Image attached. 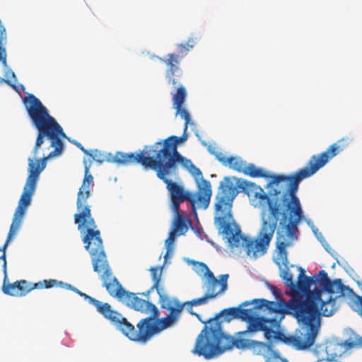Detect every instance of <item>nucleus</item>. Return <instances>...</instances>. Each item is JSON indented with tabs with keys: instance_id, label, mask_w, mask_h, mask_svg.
Returning a JSON list of instances; mask_svg holds the SVG:
<instances>
[{
	"instance_id": "a211bd4d",
	"label": "nucleus",
	"mask_w": 362,
	"mask_h": 362,
	"mask_svg": "<svg viewBox=\"0 0 362 362\" xmlns=\"http://www.w3.org/2000/svg\"><path fill=\"white\" fill-rule=\"evenodd\" d=\"M228 274H222L220 279L218 280L212 273H209V276L205 278L204 286L206 288L207 296H213L215 298L217 296L223 293L227 289Z\"/></svg>"
},
{
	"instance_id": "393cba45",
	"label": "nucleus",
	"mask_w": 362,
	"mask_h": 362,
	"mask_svg": "<svg viewBox=\"0 0 362 362\" xmlns=\"http://www.w3.org/2000/svg\"><path fill=\"white\" fill-rule=\"evenodd\" d=\"M150 272H151L152 280L153 281V284L151 286V288L148 292L153 291V289L156 290L158 294V291H166L165 290V288L160 286V285H159L160 279H161V275H162V267H151L150 269Z\"/></svg>"
},
{
	"instance_id": "6ab92c4d",
	"label": "nucleus",
	"mask_w": 362,
	"mask_h": 362,
	"mask_svg": "<svg viewBox=\"0 0 362 362\" xmlns=\"http://www.w3.org/2000/svg\"><path fill=\"white\" fill-rule=\"evenodd\" d=\"M322 294L326 296L336 297V299L353 293V290L344 285L340 279L330 281L325 290H321Z\"/></svg>"
},
{
	"instance_id": "2f4dec72",
	"label": "nucleus",
	"mask_w": 362,
	"mask_h": 362,
	"mask_svg": "<svg viewBox=\"0 0 362 362\" xmlns=\"http://www.w3.org/2000/svg\"><path fill=\"white\" fill-rule=\"evenodd\" d=\"M358 344H362V342H356L354 341H345L343 342L342 345L346 349H349L354 347L357 346Z\"/></svg>"
},
{
	"instance_id": "a19ab883",
	"label": "nucleus",
	"mask_w": 362,
	"mask_h": 362,
	"mask_svg": "<svg viewBox=\"0 0 362 362\" xmlns=\"http://www.w3.org/2000/svg\"><path fill=\"white\" fill-rule=\"evenodd\" d=\"M323 245L325 247V250H328V246H329L328 244H326V245Z\"/></svg>"
},
{
	"instance_id": "dca6fc26",
	"label": "nucleus",
	"mask_w": 362,
	"mask_h": 362,
	"mask_svg": "<svg viewBox=\"0 0 362 362\" xmlns=\"http://www.w3.org/2000/svg\"><path fill=\"white\" fill-rule=\"evenodd\" d=\"M173 88H177V91L175 93L173 94V107L176 110V115H180V117L185 120V134L188 128V126L193 124V123L191 122V117L189 112L182 107V104L186 99L187 92L185 87L181 85L180 82L176 88L174 86Z\"/></svg>"
},
{
	"instance_id": "c85d7f7f",
	"label": "nucleus",
	"mask_w": 362,
	"mask_h": 362,
	"mask_svg": "<svg viewBox=\"0 0 362 362\" xmlns=\"http://www.w3.org/2000/svg\"><path fill=\"white\" fill-rule=\"evenodd\" d=\"M193 269L198 275H203L204 278L209 276V273H212L207 265L204 262H194Z\"/></svg>"
},
{
	"instance_id": "9b49d317",
	"label": "nucleus",
	"mask_w": 362,
	"mask_h": 362,
	"mask_svg": "<svg viewBox=\"0 0 362 362\" xmlns=\"http://www.w3.org/2000/svg\"><path fill=\"white\" fill-rule=\"evenodd\" d=\"M60 286L68 289L72 288L70 284H64L55 279L43 280L35 284H30L25 280L16 281L13 284L4 282L3 292L11 296L21 297L25 296L33 289L50 288Z\"/></svg>"
},
{
	"instance_id": "473e14b6",
	"label": "nucleus",
	"mask_w": 362,
	"mask_h": 362,
	"mask_svg": "<svg viewBox=\"0 0 362 362\" xmlns=\"http://www.w3.org/2000/svg\"><path fill=\"white\" fill-rule=\"evenodd\" d=\"M5 75H6V80H8L11 82V83L13 85L11 86L15 88L16 87H15L14 84H13L12 81L9 79V78L11 77V78H13V82H16L17 81L16 76L14 72L13 71H11V69H9V70L6 71Z\"/></svg>"
},
{
	"instance_id": "6e6552de",
	"label": "nucleus",
	"mask_w": 362,
	"mask_h": 362,
	"mask_svg": "<svg viewBox=\"0 0 362 362\" xmlns=\"http://www.w3.org/2000/svg\"><path fill=\"white\" fill-rule=\"evenodd\" d=\"M157 317H153V314H151L148 317L141 319L136 325L138 329H136L134 326L122 316L118 330L130 340L146 343L153 334L174 325L178 321L168 315L154 321Z\"/></svg>"
},
{
	"instance_id": "f704fd0d",
	"label": "nucleus",
	"mask_w": 362,
	"mask_h": 362,
	"mask_svg": "<svg viewBox=\"0 0 362 362\" xmlns=\"http://www.w3.org/2000/svg\"><path fill=\"white\" fill-rule=\"evenodd\" d=\"M73 144L76 145L80 150H81L85 154H88V151L82 146V144L76 141H74Z\"/></svg>"
},
{
	"instance_id": "7ed1b4c3",
	"label": "nucleus",
	"mask_w": 362,
	"mask_h": 362,
	"mask_svg": "<svg viewBox=\"0 0 362 362\" xmlns=\"http://www.w3.org/2000/svg\"><path fill=\"white\" fill-rule=\"evenodd\" d=\"M23 103L33 125L38 130L36 142L33 150V155L37 156L45 137L50 141V146L54 148V151L47 156H45L42 159H37L35 161L32 158L28 159V176L13 214L7 235L6 244L13 240L22 225L27 208L31 204L32 197L35 193L40 174L46 167L47 160L62 154L64 150L62 139L66 137L60 124L49 115L47 109L34 95L29 94L25 97Z\"/></svg>"
},
{
	"instance_id": "ea45409f",
	"label": "nucleus",
	"mask_w": 362,
	"mask_h": 362,
	"mask_svg": "<svg viewBox=\"0 0 362 362\" xmlns=\"http://www.w3.org/2000/svg\"><path fill=\"white\" fill-rule=\"evenodd\" d=\"M73 290H74V291H76L77 293H78L81 296V294H83V292H81V291H78V289H76V288H73Z\"/></svg>"
},
{
	"instance_id": "c9c22d12",
	"label": "nucleus",
	"mask_w": 362,
	"mask_h": 362,
	"mask_svg": "<svg viewBox=\"0 0 362 362\" xmlns=\"http://www.w3.org/2000/svg\"><path fill=\"white\" fill-rule=\"evenodd\" d=\"M216 147L212 145H209L207 148L208 151L210 152V153L214 155L216 157V155L218 153H221V152H217L216 150Z\"/></svg>"
},
{
	"instance_id": "f3484780",
	"label": "nucleus",
	"mask_w": 362,
	"mask_h": 362,
	"mask_svg": "<svg viewBox=\"0 0 362 362\" xmlns=\"http://www.w3.org/2000/svg\"><path fill=\"white\" fill-rule=\"evenodd\" d=\"M158 296L160 308L169 311L168 315L179 320L185 303H182L176 298L168 296L166 291H158Z\"/></svg>"
},
{
	"instance_id": "39448f33",
	"label": "nucleus",
	"mask_w": 362,
	"mask_h": 362,
	"mask_svg": "<svg viewBox=\"0 0 362 362\" xmlns=\"http://www.w3.org/2000/svg\"><path fill=\"white\" fill-rule=\"evenodd\" d=\"M321 293V290L315 288L314 293L293 296L288 302L282 298L279 302L257 298L254 299L252 303L255 309L280 315L278 320L281 321L287 314L295 317L298 325L320 326L319 300Z\"/></svg>"
},
{
	"instance_id": "1a4fd4ad",
	"label": "nucleus",
	"mask_w": 362,
	"mask_h": 362,
	"mask_svg": "<svg viewBox=\"0 0 362 362\" xmlns=\"http://www.w3.org/2000/svg\"><path fill=\"white\" fill-rule=\"evenodd\" d=\"M272 342L281 341L292 346L298 350H305L312 346L318 334L320 326L299 325L294 335L286 336L280 330V320L275 318L272 322Z\"/></svg>"
},
{
	"instance_id": "f257e3e1",
	"label": "nucleus",
	"mask_w": 362,
	"mask_h": 362,
	"mask_svg": "<svg viewBox=\"0 0 362 362\" xmlns=\"http://www.w3.org/2000/svg\"><path fill=\"white\" fill-rule=\"evenodd\" d=\"M352 139L343 137L327 149L311 156L307 165L291 175H270L253 163L245 164L243 173L252 177L271 178L269 184L286 183L284 192L274 189L267 194L254 182L226 177L216 195L215 223L231 247L240 245L247 255L257 258L264 255L274 237L280 216L287 236L298 238V225L304 215L296 196L299 183L311 177L329 160L347 148Z\"/></svg>"
},
{
	"instance_id": "423d86ee",
	"label": "nucleus",
	"mask_w": 362,
	"mask_h": 362,
	"mask_svg": "<svg viewBox=\"0 0 362 362\" xmlns=\"http://www.w3.org/2000/svg\"><path fill=\"white\" fill-rule=\"evenodd\" d=\"M144 168L151 169L156 173L157 177L166 184L172 202L173 212L179 211L180 204L187 201L190 203L193 211L196 208L206 209L210 203L212 194L211 185L209 181L203 180L197 192L185 191L184 187L173 182L171 178L178 177V167L170 168L163 165H142Z\"/></svg>"
},
{
	"instance_id": "4be33fe9",
	"label": "nucleus",
	"mask_w": 362,
	"mask_h": 362,
	"mask_svg": "<svg viewBox=\"0 0 362 362\" xmlns=\"http://www.w3.org/2000/svg\"><path fill=\"white\" fill-rule=\"evenodd\" d=\"M324 295L320 294V300H319V305H320V312L324 316H331L336 310V297L326 296L323 298Z\"/></svg>"
},
{
	"instance_id": "c756f323",
	"label": "nucleus",
	"mask_w": 362,
	"mask_h": 362,
	"mask_svg": "<svg viewBox=\"0 0 362 362\" xmlns=\"http://www.w3.org/2000/svg\"><path fill=\"white\" fill-rule=\"evenodd\" d=\"M176 235H177V233L171 229L169 233L168 238L165 240V247L167 248V252L165 255V258H167L168 253L173 249V245L175 242Z\"/></svg>"
},
{
	"instance_id": "a878e982",
	"label": "nucleus",
	"mask_w": 362,
	"mask_h": 362,
	"mask_svg": "<svg viewBox=\"0 0 362 362\" xmlns=\"http://www.w3.org/2000/svg\"><path fill=\"white\" fill-rule=\"evenodd\" d=\"M181 165L183 168L187 169L194 177L198 178L202 176V171L197 168L191 161V160L184 158L178 160V165Z\"/></svg>"
},
{
	"instance_id": "ddd939ff",
	"label": "nucleus",
	"mask_w": 362,
	"mask_h": 362,
	"mask_svg": "<svg viewBox=\"0 0 362 362\" xmlns=\"http://www.w3.org/2000/svg\"><path fill=\"white\" fill-rule=\"evenodd\" d=\"M291 245L290 243L284 241H278L276 243L277 255L275 259L276 264L281 269L280 276L285 282L287 287H290L291 291H296V284L293 281V275L288 269V252L286 247Z\"/></svg>"
},
{
	"instance_id": "9d476101",
	"label": "nucleus",
	"mask_w": 362,
	"mask_h": 362,
	"mask_svg": "<svg viewBox=\"0 0 362 362\" xmlns=\"http://www.w3.org/2000/svg\"><path fill=\"white\" fill-rule=\"evenodd\" d=\"M108 293L122 302L128 307L141 313L153 314V317L159 316L158 308L148 300L138 297L135 293L126 291L118 280L112 276L103 283Z\"/></svg>"
},
{
	"instance_id": "f03ea898",
	"label": "nucleus",
	"mask_w": 362,
	"mask_h": 362,
	"mask_svg": "<svg viewBox=\"0 0 362 362\" xmlns=\"http://www.w3.org/2000/svg\"><path fill=\"white\" fill-rule=\"evenodd\" d=\"M254 304L245 301L240 307ZM257 309L228 308L223 309L214 317L208 320L209 325L198 335L193 353L206 359L218 356L233 347L238 349H251L259 354L267 344L262 341L251 340V334L263 332L269 343L272 342V322L275 318L259 316Z\"/></svg>"
},
{
	"instance_id": "e433bc0d",
	"label": "nucleus",
	"mask_w": 362,
	"mask_h": 362,
	"mask_svg": "<svg viewBox=\"0 0 362 362\" xmlns=\"http://www.w3.org/2000/svg\"><path fill=\"white\" fill-rule=\"evenodd\" d=\"M355 303L357 305H359L361 306V315L362 316V296H357L356 298Z\"/></svg>"
},
{
	"instance_id": "b1692460",
	"label": "nucleus",
	"mask_w": 362,
	"mask_h": 362,
	"mask_svg": "<svg viewBox=\"0 0 362 362\" xmlns=\"http://www.w3.org/2000/svg\"><path fill=\"white\" fill-rule=\"evenodd\" d=\"M213 299V296H207L204 294L203 296L197 298H194L192 300L186 301L185 303V309L186 310L192 315H195L202 323L206 324V325H209L208 321H202L201 320L200 315L193 311V306H197L206 304L209 300Z\"/></svg>"
},
{
	"instance_id": "4c0bfd02",
	"label": "nucleus",
	"mask_w": 362,
	"mask_h": 362,
	"mask_svg": "<svg viewBox=\"0 0 362 362\" xmlns=\"http://www.w3.org/2000/svg\"><path fill=\"white\" fill-rule=\"evenodd\" d=\"M6 83L10 86H13L8 80L0 77V83Z\"/></svg>"
},
{
	"instance_id": "0eeeda50",
	"label": "nucleus",
	"mask_w": 362,
	"mask_h": 362,
	"mask_svg": "<svg viewBox=\"0 0 362 362\" xmlns=\"http://www.w3.org/2000/svg\"><path fill=\"white\" fill-rule=\"evenodd\" d=\"M187 137L170 136L164 140L146 145L141 151L142 165L178 167V160L185 158L178 151L177 146Z\"/></svg>"
},
{
	"instance_id": "2eb2a0df",
	"label": "nucleus",
	"mask_w": 362,
	"mask_h": 362,
	"mask_svg": "<svg viewBox=\"0 0 362 362\" xmlns=\"http://www.w3.org/2000/svg\"><path fill=\"white\" fill-rule=\"evenodd\" d=\"M81 296L94 305L97 311L105 318L110 320L118 329L122 317V315L119 313L112 310L111 305L107 303H102L84 293L81 294Z\"/></svg>"
},
{
	"instance_id": "aec40b11",
	"label": "nucleus",
	"mask_w": 362,
	"mask_h": 362,
	"mask_svg": "<svg viewBox=\"0 0 362 362\" xmlns=\"http://www.w3.org/2000/svg\"><path fill=\"white\" fill-rule=\"evenodd\" d=\"M216 159L224 165H228L230 168L239 173H243L246 162L240 157L230 156L226 157L223 153L216 155Z\"/></svg>"
},
{
	"instance_id": "58836bf2",
	"label": "nucleus",
	"mask_w": 362,
	"mask_h": 362,
	"mask_svg": "<svg viewBox=\"0 0 362 362\" xmlns=\"http://www.w3.org/2000/svg\"><path fill=\"white\" fill-rule=\"evenodd\" d=\"M272 290H273V293H274V295H277V289H276V287H274V286H273V287H272Z\"/></svg>"
},
{
	"instance_id": "5701e85b",
	"label": "nucleus",
	"mask_w": 362,
	"mask_h": 362,
	"mask_svg": "<svg viewBox=\"0 0 362 362\" xmlns=\"http://www.w3.org/2000/svg\"><path fill=\"white\" fill-rule=\"evenodd\" d=\"M300 273L298 276L296 288L298 287V289L303 293V296H305L308 293H314V290L311 291L310 287L312 286V285L316 284V280H315V277H308L305 276L304 270L302 268H300Z\"/></svg>"
},
{
	"instance_id": "72a5a7b5",
	"label": "nucleus",
	"mask_w": 362,
	"mask_h": 362,
	"mask_svg": "<svg viewBox=\"0 0 362 362\" xmlns=\"http://www.w3.org/2000/svg\"><path fill=\"white\" fill-rule=\"evenodd\" d=\"M186 45V48H189V51L194 47L196 44V41L194 38H189L187 43H183Z\"/></svg>"
},
{
	"instance_id": "20e7f679",
	"label": "nucleus",
	"mask_w": 362,
	"mask_h": 362,
	"mask_svg": "<svg viewBox=\"0 0 362 362\" xmlns=\"http://www.w3.org/2000/svg\"><path fill=\"white\" fill-rule=\"evenodd\" d=\"M93 183V177L89 173L88 167L86 166L84 178L77 194L76 206L78 213L75 214L74 218L78 230L81 233H85L82 238L85 248L90 255L94 272L100 275L103 283L113 275L107 260L100 231L96 229L97 226L91 216L90 206L87 204Z\"/></svg>"
},
{
	"instance_id": "4468645a",
	"label": "nucleus",
	"mask_w": 362,
	"mask_h": 362,
	"mask_svg": "<svg viewBox=\"0 0 362 362\" xmlns=\"http://www.w3.org/2000/svg\"><path fill=\"white\" fill-rule=\"evenodd\" d=\"M140 157H141V151L136 153L118 151L115 155L110 153L105 154L96 153L93 156V159L99 163L106 161L122 165H128L134 163H139L142 165V160Z\"/></svg>"
},
{
	"instance_id": "bb28decb",
	"label": "nucleus",
	"mask_w": 362,
	"mask_h": 362,
	"mask_svg": "<svg viewBox=\"0 0 362 362\" xmlns=\"http://www.w3.org/2000/svg\"><path fill=\"white\" fill-rule=\"evenodd\" d=\"M6 38V29L2 25H0V62H1L4 66H6V52L3 47L4 40Z\"/></svg>"
},
{
	"instance_id": "f8f14e48",
	"label": "nucleus",
	"mask_w": 362,
	"mask_h": 362,
	"mask_svg": "<svg viewBox=\"0 0 362 362\" xmlns=\"http://www.w3.org/2000/svg\"><path fill=\"white\" fill-rule=\"evenodd\" d=\"M177 47V54H168L167 59H160L168 67L165 71V78L168 83L175 88L178 86L180 78L182 76V71L179 67L180 59L186 56L189 52V48H186V45L180 44Z\"/></svg>"
},
{
	"instance_id": "412c9836",
	"label": "nucleus",
	"mask_w": 362,
	"mask_h": 362,
	"mask_svg": "<svg viewBox=\"0 0 362 362\" xmlns=\"http://www.w3.org/2000/svg\"><path fill=\"white\" fill-rule=\"evenodd\" d=\"M174 214H175V217L172 230L177 232V235H184L188 230L187 222L191 224V221L186 218L184 211H180V209L179 211L174 212Z\"/></svg>"
},
{
	"instance_id": "7c9ffc66",
	"label": "nucleus",
	"mask_w": 362,
	"mask_h": 362,
	"mask_svg": "<svg viewBox=\"0 0 362 362\" xmlns=\"http://www.w3.org/2000/svg\"><path fill=\"white\" fill-rule=\"evenodd\" d=\"M7 243V239L6 240V242L4 243V245L0 247V251H2L3 252V254L1 255L0 257V259H2L4 261V270H6V249L8 246V245L9 244V243Z\"/></svg>"
},
{
	"instance_id": "cd10ccee",
	"label": "nucleus",
	"mask_w": 362,
	"mask_h": 362,
	"mask_svg": "<svg viewBox=\"0 0 362 362\" xmlns=\"http://www.w3.org/2000/svg\"><path fill=\"white\" fill-rule=\"evenodd\" d=\"M316 283L318 282L322 287L320 290H325L327 284H330L331 279L329 278L327 272L325 270H321L319 273L314 276Z\"/></svg>"
}]
</instances>
